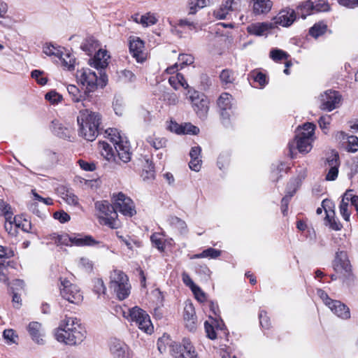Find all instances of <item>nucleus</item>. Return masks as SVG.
<instances>
[{"label":"nucleus","instance_id":"f257e3e1","mask_svg":"<svg viewBox=\"0 0 358 358\" xmlns=\"http://www.w3.org/2000/svg\"><path fill=\"white\" fill-rule=\"evenodd\" d=\"M55 337L67 345H78L85 338L86 331L76 317H66L57 329Z\"/></svg>","mask_w":358,"mask_h":358},{"label":"nucleus","instance_id":"f03ea898","mask_svg":"<svg viewBox=\"0 0 358 358\" xmlns=\"http://www.w3.org/2000/svg\"><path fill=\"white\" fill-rule=\"evenodd\" d=\"M79 136L88 141H93L99 134L101 116L88 108L81 109L77 117Z\"/></svg>","mask_w":358,"mask_h":358},{"label":"nucleus","instance_id":"7ed1b4c3","mask_svg":"<svg viewBox=\"0 0 358 358\" xmlns=\"http://www.w3.org/2000/svg\"><path fill=\"white\" fill-rule=\"evenodd\" d=\"M315 129V125L311 122H306L303 125L294 140L288 144L289 155L291 158L295 157L296 150L300 153H308L311 150Z\"/></svg>","mask_w":358,"mask_h":358},{"label":"nucleus","instance_id":"20e7f679","mask_svg":"<svg viewBox=\"0 0 358 358\" xmlns=\"http://www.w3.org/2000/svg\"><path fill=\"white\" fill-rule=\"evenodd\" d=\"M332 266L343 283L349 286L354 282L355 275L352 272V266L345 251L338 250L336 252Z\"/></svg>","mask_w":358,"mask_h":358},{"label":"nucleus","instance_id":"39448f33","mask_svg":"<svg viewBox=\"0 0 358 358\" xmlns=\"http://www.w3.org/2000/svg\"><path fill=\"white\" fill-rule=\"evenodd\" d=\"M105 134L115 147L118 159L124 163L129 162L131 160V152L127 138L122 135L118 129L115 128L107 129Z\"/></svg>","mask_w":358,"mask_h":358},{"label":"nucleus","instance_id":"423d86ee","mask_svg":"<svg viewBox=\"0 0 358 358\" xmlns=\"http://www.w3.org/2000/svg\"><path fill=\"white\" fill-rule=\"evenodd\" d=\"M76 77L78 82L86 87L85 91L89 94L94 92L98 85L101 87H105L108 81L107 76L104 73L100 71L99 78H98L96 73L90 69H82L78 71Z\"/></svg>","mask_w":358,"mask_h":358},{"label":"nucleus","instance_id":"0eeeda50","mask_svg":"<svg viewBox=\"0 0 358 358\" xmlns=\"http://www.w3.org/2000/svg\"><path fill=\"white\" fill-rule=\"evenodd\" d=\"M95 208L99 213L98 217L100 224L111 229H117L120 227L114 204L112 205L109 201L103 200L95 203Z\"/></svg>","mask_w":358,"mask_h":358},{"label":"nucleus","instance_id":"6e6552de","mask_svg":"<svg viewBox=\"0 0 358 358\" xmlns=\"http://www.w3.org/2000/svg\"><path fill=\"white\" fill-rule=\"evenodd\" d=\"M110 278V289L117 297L120 300H124L128 297L131 292V285L127 275L122 271L114 270Z\"/></svg>","mask_w":358,"mask_h":358},{"label":"nucleus","instance_id":"1a4fd4ad","mask_svg":"<svg viewBox=\"0 0 358 358\" xmlns=\"http://www.w3.org/2000/svg\"><path fill=\"white\" fill-rule=\"evenodd\" d=\"M123 316L128 320L138 326V327L147 334H151L153 331V326L151 323L148 314L138 306L129 308L127 311H123Z\"/></svg>","mask_w":358,"mask_h":358},{"label":"nucleus","instance_id":"9d476101","mask_svg":"<svg viewBox=\"0 0 358 358\" xmlns=\"http://www.w3.org/2000/svg\"><path fill=\"white\" fill-rule=\"evenodd\" d=\"M187 95L192 103L194 111L201 120H205L209 110V100L202 93L193 89L187 90Z\"/></svg>","mask_w":358,"mask_h":358},{"label":"nucleus","instance_id":"9b49d317","mask_svg":"<svg viewBox=\"0 0 358 358\" xmlns=\"http://www.w3.org/2000/svg\"><path fill=\"white\" fill-rule=\"evenodd\" d=\"M217 104L222 123L227 126L229 123L230 117L234 114L236 108L234 98L230 94L224 92L219 96Z\"/></svg>","mask_w":358,"mask_h":358},{"label":"nucleus","instance_id":"f8f14e48","mask_svg":"<svg viewBox=\"0 0 358 358\" xmlns=\"http://www.w3.org/2000/svg\"><path fill=\"white\" fill-rule=\"evenodd\" d=\"M115 209L124 216L132 217L136 213L133 201L122 192L113 194Z\"/></svg>","mask_w":358,"mask_h":358},{"label":"nucleus","instance_id":"ddd939ff","mask_svg":"<svg viewBox=\"0 0 358 358\" xmlns=\"http://www.w3.org/2000/svg\"><path fill=\"white\" fill-rule=\"evenodd\" d=\"M167 345H169L170 351L175 358H199L188 338L182 340V345L173 344L171 340L167 342Z\"/></svg>","mask_w":358,"mask_h":358},{"label":"nucleus","instance_id":"4468645a","mask_svg":"<svg viewBox=\"0 0 358 358\" xmlns=\"http://www.w3.org/2000/svg\"><path fill=\"white\" fill-rule=\"evenodd\" d=\"M60 292L64 299L74 304H79L83 299L78 287L66 279L61 281Z\"/></svg>","mask_w":358,"mask_h":358},{"label":"nucleus","instance_id":"2eb2a0df","mask_svg":"<svg viewBox=\"0 0 358 358\" xmlns=\"http://www.w3.org/2000/svg\"><path fill=\"white\" fill-rule=\"evenodd\" d=\"M341 96L338 92L327 90L320 96V108L324 110L331 111L338 107Z\"/></svg>","mask_w":358,"mask_h":358},{"label":"nucleus","instance_id":"dca6fc26","mask_svg":"<svg viewBox=\"0 0 358 358\" xmlns=\"http://www.w3.org/2000/svg\"><path fill=\"white\" fill-rule=\"evenodd\" d=\"M66 90L73 102H81L82 106L86 108L90 106L89 103L92 102L93 99L92 94H89L85 90L81 94L80 90L74 85H69Z\"/></svg>","mask_w":358,"mask_h":358},{"label":"nucleus","instance_id":"f3484780","mask_svg":"<svg viewBox=\"0 0 358 358\" xmlns=\"http://www.w3.org/2000/svg\"><path fill=\"white\" fill-rule=\"evenodd\" d=\"M129 48L131 55L138 62H143L145 59L144 43L139 37H130Z\"/></svg>","mask_w":358,"mask_h":358},{"label":"nucleus","instance_id":"a211bd4d","mask_svg":"<svg viewBox=\"0 0 358 358\" xmlns=\"http://www.w3.org/2000/svg\"><path fill=\"white\" fill-rule=\"evenodd\" d=\"M296 20L295 10L290 8L281 10L273 18L274 23L282 27H289Z\"/></svg>","mask_w":358,"mask_h":358},{"label":"nucleus","instance_id":"6ab92c4d","mask_svg":"<svg viewBox=\"0 0 358 358\" xmlns=\"http://www.w3.org/2000/svg\"><path fill=\"white\" fill-rule=\"evenodd\" d=\"M339 166L340 162L338 152L332 153L326 159L325 166L329 168V171L326 176L327 180L333 181L337 178Z\"/></svg>","mask_w":358,"mask_h":358},{"label":"nucleus","instance_id":"aec40b11","mask_svg":"<svg viewBox=\"0 0 358 358\" xmlns=\"http://www.w3.org/2000/svg\"><path fill=\"white\" fill-rule=\"evenodd\" d=\"M110 56L106 50L99 49L93 58L90 59V65L97 70L102 71L108 66Z\"/></svg>","mask_w":358,"mask_h":358},{"label":"nucleus","instance_id":"412c9836","mask_svg":"<svg viewBox=\"0 0 358 358\" xmlns=\"http://www.w3.org/2000/svg\"><path fill=\"white\" fill-rule=\"evenodd\" d=\"M183 317L186 328L190 331H194L196 329L197 320L194 308L192 303L185 306Z\"/></svg>","mask_w":358,"mask_h":358},{"label":"nucleus","instance_id":"4be33fe9","mask_svg":"<svg viewBox=\"0 0 358 358\" xmlns=\"http://www.w3.org/2000/svg\"><path fill=\"white\" fill-rule=\"evenodd\" d=\"M337 317L342 320L350 318V308L340 301L334 300L328 307Z\"/></svg>","mask_w":358,"mask_h":358},{"label":"nucleus","instance_id":"5701e85b","mask_svg":"<svg viewBox=\"0 0 358 358\" xmlns=\"http://www.w3.org/2000/svg\"><path fill=\"white\" fill-rule=\"evenodd\" d=\"M322 207H323L324 210L327 213L326 219L329 221L330 227L334 230H340L341 229V224L340 222H336L334 219V215H331L328 213V210H331L334 207L333 202L329 199H324L322 202ZM332 215H334V210H331Z\"/></svg>","mask_w":358,"mask_h":358},{"label":"nucleus","instance_id":"b1692460","mask_svg":"<svg viewBox=\"0 0 358 358\" xmlns=\"http://www.w3.org/2000/svg\"><path fill=\"white\" fill-rule=\"evenodd\" d=\"M50 128L52 133L60 138L66 139L70 138V130L67 127H64L57 120L52 121Z\"/></svg>","mask_w":358,"mask_h":358},{"label":"nucleus","instance_id":"393cba45","mask_svg":"<svg viewBox=\"0 0 358 358\" xmlns=\"http://www.w3.org/2000/svg\"><path fill=\"white\" fill-rule=\"evenodd\" d=\"M110 352L114 358H126L127 345L119 340H115L110 343Z\"/></svg>","mask_w":358,"mask_h":358},{"label":"nucleus","instance_id":"a878e982","mask_svg":"<svg viewBox=\"0 0 358 358\" xmlns=\"http://www.w3.org/2000/svg\"><path fill=\"white\" fill-rule=\"evenodd\" d=\"M167 222L173 229L178 231L180 235H185L188 232L186 222L180 218L171 215L167 218Z\"/></svg>","mask_w":358,"mask_h":358},{"label":"nucleus","instance_id":"bb28decb","mask_svg":"<svg viewBox=\"0 0 358 358\" xmlns=\"http://www.w3.org/2000/svg\"><path fill=\"white\" fill-rule=\"evenodd\" d=\"M99 148L101 155L108 162H117L115 152L111 145L106 141H99Z\"/></svg>","mask_w":358,"mask_h":358},{"label":"nucleus","instance_id":"cd10ccee","mask_svg":"<svg viewBox=\"0 0 358 358\" xmlns=\"http://www.w3.org/2000/svg\"><path fill=\"white\" fill-rule=\"evenodd\" d=\"M41 325L37 322H30L27 327V330L33 339L38 344H43V338H41Z\"/></svg>","mask_w":358,"mask_h":358},{"label":"nucleus","instance_id":"c85d7f7f","mask_svg":"<svg viewBox=\"0 0 358 358\" xmlns=\"http://www.w3.org/2000/svg\"><path fill=\"white\" fill-rule=\"evenodd\" d=\"M253 11L257 15L268 13L272 7L271 0H252Z\"/></svg>","mask_w":358,"mask_h":358},{"label":"nucleus","instance_id":"c756f323","mask_svg":"<svg viewBox=\"0 0 358 358\" xmlns=\"http://www.w3.org/2000/svg\"><path fill=\"white\" fill-rule=\"evenodd\" d=\"M99 243L92 236L81 234L73 236V245L76 246H92Z\"/></svg>","mask_w":358,"mask_h":358},{"label":"nucleus","instance_id":"7c9ffc66","mask_svg":"<svg viewBox=\"0 0 358 358\" xmlns=\"http://www.w3.org/2000/svg\"><path fill=\"white\" fill-rule=\"evenodd\" d=\"M313 1H306L296 7L295 10L296 17L299 16L303 19H306L308 15L314 13Z\"/></svg>","mask_w":358,"mask_h":358},{"label":"nucleus","instance_id":"2f4dec72","mask_svg":"<svg viewBox=\"0 0 358 358\" xmlns=\"http://www.w3.org/2000/svg\"><path fill=\"white\" fill-rule=\"evenodd\" d=\"M248 32L255 36H262L268 30V25L265 23H255L248 27Z\"/></svg>","mask_w":358,"mask_h":358},{"label":"nucleus","instance_id":"473e14b6","mask_svg":"<svg viewBox=\"0 0 358 358\" xmlns=\"http://www.w3.org/2000/svg\"><path fill=\"white\" fill-rule=\"evenodd\" d=\"M349 192H351V190H349L347 192H345L339 206L340 213L345 221H349L350 217V212L348 210Z\"/></svg>","mask_w":358,"mask_h":358},{"label":"nucleus","instance_id":"72a5a7b5","mask_svg":"<svg viewBox=\"0 0 358 358\" xmlns=\"http://www.w3.org/2000/svg\"><path fill=\"white\" fill-rule=\"evenodd\" d=\"M327 30V25L323 22H319L310 28L309 34L315 38H317L322 36Z\"/></svg>","mask_w":358,"mask_h":358},{"label":"nucleus","instance_id":"f704fd0d","mask_svg":"<svg viewBox=\"0 0 358 358\" xmlns=\"http://www.w3.org/2000/svg\"><path fill=\"white\" fill-rule=\"evenodd\" d=\"M62 62L64 68L71 71L74 69L76 62L75 57L69 52L64 53L62 52V57H58Z\"/></svg>","mask_w":358,"mask_h":358},{"label":"nucleus","instance_id":"c9c22d12","mask_svg":"<svg viewBox=\"0 0 358 358\" xmlns=\"http://www.w3.org/2000/svg\"><path fill=\"white\" fill-rule=\"evenodd\" d=\"M53 239L57 245L69 246L73 245V236H69L67 234H55Z\"/></svg>","mask_w":358,"mask_h":358},{"label":"nucleus","instance_id":"e433bc0d","mask_svg":"<svg viewBox=\"0 0 358 358\" xmlns=\"http://www.w3.org/2000/svg\"><path fill=\"white\" fill-rule=\"evenodd\" d=\"M221 254V251L219 250H216L213 248H209L206 250H204L202 252L199 254H196L194 255V259H199V258H206L210 257L212 259H215L218 257Z\"/></svg>","mask_w":358,"mask_h":358},{"label":"nucleus","instance_id":"4c0bfd02","mask_svg":"<svg viewBox=\"0 0 358 358\" xmlns=\"http://www.w3.org/2000/svg\"><path fill=\"white\" fill-rule=\"evenodd\" d=\"M61 197L69 205L76 206L78 204V197L69 189H62Z\"/></svg>","mask_w":358,"mask_h":358},{"label":"nucleus","instance_id":"58836bf2","mask_svg":"<svg viewBox=\"0 0 358 358\" xmlns=\"http://www.w3.org/2000/svg\"><path fill=\"white\" fill-rule=\"evenodd\" d=\"M296 190V187H294V189L292 191L287 190L285 196L282 199L281 210H282L283 215H285V216L287 215L289 203L292 197L295 194Z\"/></svg>","mask_w":358,"mask_h":358},{"label":"nucleus","instance_id":"ea45409f","mask_svg":"<svg viewBox=\"0 0 358 358\" xmlns=\"http://www.w3.org/2000/svg\"><path fill=\"white\" fill-rule=\"evenodd\" d=\"M98 46V41H96L93 37H90L85 40L82 44L81 48L83 51L87 52L88 55H91Z\"/></svg>","mask_w":358,"mask_h":358},{"label":"nucleus","instance_id":"a19ab883","mask_svg":"<svg viewBox=\"0 0 358 358\" xmlns=\"http://www.w3.org/2000/svg\"><path fill=\"white\" fill-rule=\"evenodd\" d=\"M147 142L155 150H159L166 147L167 141L165 138L149 136Z\"/></svg>","mask_w":358,"mask_h":358},{"label":"nucleus","instance_id":"79ce46f5","mask_svg":"<svg viewBox=\"0 0 358 358\" xmlns=\"http://www.w3.org/2000/svg\"><path fill=\"white\" fill-rule=\"evenodd\" d=\"M220 78L223 85L231 84L235 80L234 73L229 69L222 70Z\"/></svg>","mask_w":358,"mask_h":358},{"label":"nucleus","instance_id":"37998d69","mask_svg":"<svg viewBox=\"0 0 358 358\" xmlns=\"http://www.w3.org/2000/svg\"><path fill=\"white\" fill-rule=\"evenodd\" d=\"M314 13L320 12H328L330 10V5L326 0H317L313 2Z\"/></svg>","mask_w":358,"mask_h":358},{"label":"nucleus","instance_id":"c03bdc74","mask_svg":"<svg viewBox=\"0 0 358 358\" xmlns=\"http://www.w3.org/2000/svg\"><path fill=\"white\" fill-rule=\"evenodd\" d=\"M152 245L156 247L160 252L164 250V243L162 234L154 233L150 237Z\"/></svg>","mask_w":358,"mask_h":358},{"label":"nucleus","instance_id":"a18cd8bd","mask_svg":"<svg viewBox=\"0 0 358 358\" xmlns=\"http://www.w3.org/2000/svg\"><path fill=\"white\" fill-rule=\"evenodd\" d=\"M157 22V20L155 16L150 13L141 15L140 17V24H141L143 27L153 25L156 24Z\"/></svg>","mask_w":358,"mask_h":358},{"label":"nucleus","instance_id":"49530a36","mask_svg":"<svg viewBox=\"0 0 358 358\" xmlns=\"http://www.w3.org/2000/svg\"><path fill=\"white\" fill-rule=\"evenodd\" d=\"M288 54L280 49H273L270 52V57L275 62H279L284 59H287Z\"/></svg>","mask_w":358,"mask_h":358},{"label":"nucleus","instance_id":"de8ad7c7","mask_svg":"<svg viewBox=\"0 0 358 358\" xmlns=\"http://www.w3.org/2000/svg\"><path fill=\"white\" fill-rule=\"evenodd\" d=\"M44 72L40 70H34L31 73V76L36 80L37 83L41 85H45L48 82V78L43 76Z\"/></svg>","mask_w":358,"mask_h":358},{"label":"nucleus","instance_id":"09e8293b","mask_svg":"<svg viewBox=\"0 0 358 358\" xmlns=\"http://www.w3.org/2000/svg\"><path fill=\"white\" fill-rule=\"evenodd\" d=\"M93 290L98 295L105 294L106 288L101 278H95L93 280Z\"/></svg>","mask_w":358,"mask_h":358},{"label":"nucleus","instance_id":"8fccbe9b","mask_svg":"<svg viewBox=\"0 0 358 358\" xmlns=\"http://www.w3.org/2000/svg\"><path fill=\"white\" fill-rule=\"evenodd\" d=\"M45 98L51 103H57L62 100V96L55 91H50L48 92Z\"/></svg>","mask_w":358,"mask_h":358},{"label":"nucleus","instance_id":"3c124183","mask_svg":"<svg viewBox=\"0 0 358 358\" xmlns=\"http://www.w3.org/2000/svg\"><path fill=\"white\" fill-rule=\"evenodd\" d=\"M146 163L148 165V169H143L142 176L144 180L153 179L155 178L154 166L151 162L150 163L148 160L146 161Z\"/></svg>","mask_w":358,"mask_h":358},{"label":"nucleus","instance_id":"603ef678","mask_svg":"<svg viewBox=\"0 0 358 358\" xmlns=\"http://www.w3.org/2000/svg\"><path fill=\"white\" fill-rule=\"evenodd\" d=\"M259 317L261 326L264 329H269L271 322L269 317L267 316V313L265 310H261L259 314Z\"/></svg>","mask_w":358,"mask_h":358},{"label":"nucleus","instance_id":"864d4df0","mask_svg":"<svg viewBox=\"0 0 358 358\" xmlns=\"http://www.w3.org/2000/svg\"><path fill=\"white\" fill-rule=\"evenodd\" d=\"M348 143V145L347 149L349 152H355L358 150V138L357 136H349Z\"/></svg>","mask_w":358,"mask_h":358},{"label":"nucleus","instance_id":"5fc2aeb1","mask_svg":"<svg viewBox=\"0 0 358 358\" xmlns=\"http://www.w3.org/2000/svg\"><path fill=\"white\" fill-rule=\"evenodd\" d=\"M199 132V129L191 123H185L182 126V134H197Z\"/></svg>","mask_w":358,"mask_h":358},{"label":"nucleus","instance_id":"6e6d98bb","mask_svg":"<svg viewBox=\"0 0 358 358\" xmlns=\"http://www.w3.org/2000/svg\"><path fill=\"white\" fill-rule=\"evenodd\" d=\"M178 60L180 62V68L184 66L189 65L194 62V57L191 55L180 54L178 56Z\"/></svg>","mask_w":358,"mask_h":358},{"label":"nucleus","instance_id":"4d7b16f0","mask_svg":"<svg viewBox=\"0 0 358 358\" xmlns=\"http://www.w3.org/2000/svg\"><path fill=\"white\" fill-rule=\"evenodd\" d=\"M53 217L61 223H65L70 220V215L64 210L56 211L53 213Z\"/></svg>","mask_w":358,"mask_h":358},{"label":"nucleus","instance_id":"13d9d810","mask_svg":"<svg viewBox=\"0 0 358 358\" xmlns=\"http://www.w3.org/2000/svg\"><path fill=\"white\" fill-rule=\"evenodd\" d=\"M239 4V0H224V2L221 6L230 12L236 10Z\"/></svg>","mask_w":358,"mask_h":358},{"label":"nucleus","instance_id":"bf43d9fd","mask_svg":"<svg viewBox=\"0 0 358 358\" xmlns=\"http://www.w3.org/2000/svg\"><path fill=\"white\" fill-rule=\"evenodd\" d=\"M2 212L5 217L6 222H15V218L13 217V212L9 205L3 204Z\"/></svg>","mask_w":358,"mask_h":358},{"label":"nucleus","instance_id":"052dcab7","mask_svg":"<svg viewBox=\"0 0 358 358\" xmlns=\"http://www.w3.org/2000/svg\"><path fill=\"white\" fill-rule=\"evenodd\" d=\"M317 295L322 300L324 303L328 307L329 306L330 303H331V302H334V300L331 299L327 293L326 292H324V290H322V289H317Z\"/></svg>","mask_w":358,"mask_h":358},{"label":"nucleus","instance_id":"680f3d73","mask_svg":"<svg viewBox=\"0 0 358 358\" xmlns=\"http://www.w3.org/2000/svg\"><path fill=\"white\" fill-rule=\"evenodd\" d=\"M3 336L9 343H16L15 338H17V336L15 335V331L11 329L4 330L3 332Z\"/></svg>","mask_w":358,"mask_h":358},{"label":"nucleus","instance_id":"e2e57ef3","mask_svg":"<svg viewBox=\"0 0 358 358\" xmlns=\"http://www.w3.org/2000/svg\"><path fill=\"white\" fill-rule=\"evenodd\" d=\"M254 80L259 83L260 87H264L267 84L266 76L262 72L254 73Z\"/></svg>","mask_w":358,"mask_h":358},{"label":"nucleus","instance_id":"0e129e2a","mask_svg":"<svg viewBox=\"0 0 358 358\" xmlns=\"http://www.w3.org/2000/svg\"><path fill=\"white\" fill-rule=\"evenodd\" d=\"M20 227V224L15 222H6L4 227L6 231L10 235L15 236L16 234V229Z\"/></svg>","mask_w":358,"mask_h":358},{"label":"nucleus","instance_id":"69168bd1","mask_svg":"<svg viewBox=\"0 0 358 358\" xmlns=\"http://www.w3.org/2000/svg\"><path fill=\"white\" fill-rule=\"evenodd\" d=\"M43 52L45 55L49 56H56V57H62V51L57 50L53 45H48L45 47L43 50Z\"/></svg>","mask_w":358,"mask_h":358},{"label":"nucleus","instance_id":"338daca9","mask_svg":"<svg viewBox=\"0 0 358 358\" xmlns=\"http://www.w3.org/2000/svg\"><path fill=\"white\" fill-rule=\"evenodd\" d=\"M204 328H205V331L206 332L207 336L210 339L213 340V339L216 338L217 336H216V333L214 330V328H213V325H211L210 324L208 323V321L205 322Z\"/></svg>","mask_w":358,"mask_h":358},{"label":"nucleus","instance_id":"774afa93","mask_svg":"<svg viewBox=\"0 0 358 358\" xmlns=\"http://www.w3.org/2000/svg\"><path fill=\"white\" fill-rule=\"evenodd\" d=\"M192 292L198 301L202 302L206 300V294L199 286L196 285L192 288Z\"/></svg>","mask_w":358,"mask_h":358}]
</instances>
